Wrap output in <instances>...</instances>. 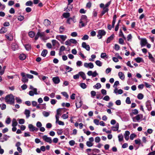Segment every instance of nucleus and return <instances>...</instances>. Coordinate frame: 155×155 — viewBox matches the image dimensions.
<instances>
[{
  "label": "nucleus",
  "mask_w": 155,
  "mask_h": 155,
  "mask_svg": "<svg viewBox=\"0 0 155 155\" xmlns=\"http://www.w3.org/2000/svg\"><path fill=\"white\" fill-rule=\"evenodd\" d=\"M88 20L87 19V16L85 15H82L81 16L79 21V24H81L80 25H79L80 28L84 27L87 25V22Z\"/></svg>",
  "instance_id": "f257e3e1"
},
{
  "label": "nucleus",
  "mask_w": 155,
  "mask_h": 155,
  "mask_svg": "<svg viewBox=\"0 0 155 155\" xmlns=\"http://www.w3.org/2000/svg\"><path fill=\"white\" fill-rule=\"evenodd\" d=\"M5 102L11 104H13L15 102L14 97L12 94H8L5 98Z\"/></svg>",
  "instance_id": "f03ea898"
},
{
  "label": "nucleus",
  "mask_w": 155,
  "mask_h": 155,
  "mask_svg": "<svg viewBox=\"0 0 155 155\" xmlns=\"http://www.w3.org/2000/svg\"><path fill=\"white\" fill-rule=\"evenodd\" d=\"M45 32L41 31L39 29L38 30V31L35 36V40H37L39 37H40L43 39L47 40L48 38H45Z\"/></svg>",
  "instance_id": "7ed1b4c3"
},
{
  "label": "nucleus",
  "mask_w": 155,
  "mask_h": 155,
  "mask_svg": "<svg viewBox=\"0 0 155 155\" xmlns=\"http://www.w3.org/2000/svg\"><path fill=\"white\" fill-rule=\"evenodd\" d=\"M97 37L98 39H101L106 34V31L104 29L99 30L97 31Z\"/></svg>",
  "instance_id": "20e7f679"
},
{
  "label": "nucleus",
  "mask_w": 155,
  "mask_h": 155,
  "mask_svg": "<svg viewBox=\"0 0 155 155\" xmlns=\"http://www.w3.org/2000/svg\"><path fill=\"white\" fill-rule=\"evenodd\" d=\"M143 118V115L142 114H138L135 117L133 118V121L134 122H136L137 120L138 122H139V120L142 119Z\"/></svg>",
  "instance_id": "39448f33"
},
{
  "label": "nucleus",
  "mask_w": 155,
  "mask_h": 155,
  "mask_svg": "<svg viewBox=\"0 0 155 155\" xmlns=\"http://www.w3.org/2000/svg\"><path fill=\"white\" fill-rule=\"evenodd\" d=\"M87 74L89 76H92L93 77H95L98 75L96 71H94V72L91 71H89Z\"/></svg>",
  "instance_id": "423d86ee"
},
{
  "label": "nucleus",
  "mask_w": 155,
  "mask_h": 155,
  "mask_svg": "<svg viewBox=\"0 0 155 155\" xmlns=\"http://www.w3.org/2000/svg\"><path fill=\"white\" fill-rule=\"evenodd\" d=\"M84 66L86 68H92L94 67V65L93 63L90 62L88 63H85L84 64Z\"/></svg>",
  "instance_id": "0eeeda50"
},
{
  "label": "nucleus",
  "mask_w": 155,
  "mask_h": 155,
  "mask_svg": "<svg viewBox=\"0 0 155 155\" xmlns=\"http://www.w3.org/2000/svg\"><path fill=\"white\" fill-rule=\"evenodd\" d=\"M21 74L22 77L21 79L22 81L24 83L27 82L28 81V79L27 78L26 75H25V73L23 72L21 73Z\"/></svg>",
  "instance_id": "6e6552de"
},
{
  "label": "nucleus",
  "mask_w": 155,
  "mask_h": 155,
  "mask_svg": "<svg viewBox=\"0 0 155 155\" xmlns=\"http://www.w3.org/2000/svg\"><path fill=\"white\" fill-rule=\"evenodd\" d=\"M82 46L87 51H89L90 50V47L89 45H87L85 42H83L82 44Z\"/></svg>",
  "instance_id": "1a4fd4ad"
},
{
  "label": "nucleus",
  "mask_w": 155,
  "mask_h": 155,
  "mask_svg": "<svg viewBox=\"0 0 155 155\" xmlns=\"http://www.w3.org/2000/svg\"><path fill=\"white\" fill-rule=\"evenodd\" d=\"M67 37L66 35H57L56 37V38L59 40V38L61 39L63 41H64L67 38Z\"/></svg>",
  "instance_id": "9d476101"
},
{
  "label": "nucleus",
  "mask_w": 155,
  "mask_h": 155,
  "mask_svg": "<svg viewBox=\"0 0 155 155\" xmlns=\"http://www.w3.org/2000/svg\"><path fill=\"white\" fill-rule=\"evenodd\" d=\"M140 45L141 47H143L147 44V40L146 38H141L140 41Z\"/></svg>",
  "instance_id": "9b49d317"
},
{
  "label": "nucleus",
  "mask_w": 155,
  "mask_h": 155,
  "mask_svg": "<svg viewBox=\"0 0 155 155\" xmlns=\"http://www.w3.org/2000/svg\"><path fill=\"white\" fill-rule=\"evenodd\" d=\"M52 81L55 84H58L60 82V79L59 77H56L52 78Z\"/></svg>",
  "instance_id": "f8f14e48"
},
{
  "label": "nucleus",
  "mask_w": 155,
  "mask_h": 155,
  "mask_svg": "<svg viewBox=\"0 0 155 155\" xmlns=\"http://www.w3.org/2000/svg\"><path fill=\"white\" fill-rule=\"evenodd\" d=\"M114 37V34H112L111 36L108 37L106 41L107 43L108 44L110 42V41L113 40Z\"/></svg>",
  "instance_id": "ddd939ff"
},
{
  "label": "nucleus",
  "mask_w": 155,
  "mask_h": 155,
  "mask_svg": "<svg viewBox=\"0 0 155 155\" xmlns=\"http://www.w3.org/2000/svg\"><path fill=\"white\" fill-rule=\"evenodd\" d=\"M28 127L29 129V130L31 131H34V130L37 131L38 130V129L36 127H35L32 124H29Z\"/></svg>",
  "instance_id": "4468645a"
},
{
  "label": "nucleus",
  "mask_w": 155,
  "mask_h": 155,
  "mask_svg": "<svg viewBox=\"0 0 155 155\" xmlns=\"http://www.w3.org/2000/svg\"><path fill=\"white\" fill-rule=\"evenodd\" d=\"M146 106L147 110L150 111L151 110V107L150 105V101L148 100L146 103Z\"/></svg>",
  "instance_id": "2eb2a0df"
},
{
  "label": "nucleus",
  "mask_w": 155,
  "mask_h": 155,
  "mask_svg": "<svg viewBox=\"0 0 155 155\" xmlns=\"http://www.w3.org/2000/svg\"><path fill=\"white\" fill-rule=\"evenodd\" d=\"M82 101L80 100L79 102L76 101L75 103L77 109L80 108L82 105Z\"/></svg>",
  "instance_id": "dca6fc26"
},
{
  "label": "nucleus",
  "mask_w": 155,
  "mask_h": 155,
  "mask_svg": "<svg viewBox=\"0 0 155 155\" xmlns=\"http://www.w3.org/2000/svg\"><path fill=\"white\" fill-rule=\"evenodd\" d=\"M130 134V132L128 131H126L125 132V133L124 134L125 139L127 140L129 139V135Z\"/></svg>",
  "instance_id": "f3484780"
},
{
  "label": "nucleus",
  "mask_w": 155,
  "mask_h": 155,
  "mask_svg": "<svg viewBox=\"0 0 155 155\" xmlns=\"http://www.w3.org/2000/svg\"><path fill=\"white\" fill-rule=\"evenodd\" d=\"M30 111L26 109L24 112V114L26 115V118H28L30 116Z\"/></svg>",
  "instance_id": "a211bd4d"
},
{
  "label": "nucleus",
  "mask_w": 155,
  "mask_h": 155,
  "mask_svg": "<svg viewBox=\"0 0 155 155\" xmlns=\"http://www.w3.org/2000/svg\"><path fill=\"white\" fill-rule=\"evenodd\" d=\"M118 75L119 78L122 80H123L124 79V75L122 72H119L118 73Z\"/></svg>",
  "instance_id": "6ab92c4d"
},
{
  "label": "nucleus",
  "mask_w": 155,
  "mask_h": 155,
  "mask_svg": "<svg viewBox=\"0 0 155 155\" xmlns=\"http://www.w3.org/2000/svg\"><path fill=\"white\" fill-rule=\"evenodd\" d=\"M65 29V27L63 26H61L59 28V33L63 34Z\"/></svg>",
  "instance_id": "aec40b11"
},
{
  "label": "nucleus",
  "mask_w": 155,
  "mask_h": 155,
  "mask_svg": "<svg viewBox=\"0 0 155 155\" xmlns=\"http://www.w3.org/2000/svg\"><path fill=\"white\" fill-rule=\"evenodd\" d=\"M80 76H81L83 80L86 79V75L85 73L82 71H80L79 72Z\"/></svg>",
  "instance_id": "412c9836"
},
{
  "label": "nucleus",
  "mask_w": 155,
  "mask_h": 155,
  "mask_svg": "<svg viewBox=\"0 0 155 155\" xmlns=\"http://www.w3.org/2000/svg\"><path fill=\"white\" fill-rule=\"evenodd\" d=\"M119 127V125L118 123H117L115 127H111L112 129L114 131H116L118 130Z\"/></svg>",
  "instance_id": "4be33fe9"
},
{
  "label": "nucleus",
  "mask_w": 155,
  "mask_h": 155,
  "mask_svg": "<svg viewBox=\"0 0 155 155\" xmlns=\"http://www.w3.org/2000/svg\"><path fill=\"white\" fill-rule=\"evenodd\" d=\"M26 58V56L24 54H20L19 56V58L20 60H23Z\"/></svg>",
  "instance_id": "5701e85b"
},
{
  "label": "nucleus",
  "mask_w": 155,
  "mask_h": 155,
  "mask_svg": "<svg viewBox=\"0 0 155 155\" xmlns=\"http://www.w3.org/2000/svg\"><path fill=\"white\" fill-rule=\"evenodd\" d=\"M108 10H109V9L107 8L104 7L103 8V10L102 11V12H101V15H103L106 12H108Z\"/></svg>",
  "instance_id": "b1692460"
},
{
  "label": "nucleus",
  "mask_w": 155,
  "mask_h": 155,
  "mask_svg": "<svg viewBox=\"0 0 155 155\" xmlns=\"http://www.w3.org/2000/svg\"><path fill=\"white\" fill-rule=\"evenodd\" d=\"M65 18H68L70 16V14L69 12H64L62 15Z\"/></svg>",
  "instance_id": "393cba45"
},
{
  "label": "nucleus",
  "mask_w": 155,
  "mask_h": 155,
  "mask_svg": "<svg viewBox=\"0 0 155 155\" xmlns=\"http://www.w3.org/2000/svg\"><path fill=\"white\" fill-rule=\"evenodd\" d=\"M18 123L15 119H13L12 121V126L13 127H15L17 126Z\"/></svg>",
  "instance_id": "a878e982"
},
{
  "label": "nucleus",
  "mask_w": 155,
  "mask_h": 155,
  "mask_svg": "<svg viewBox=\"0 0 155 155\" xmlns=\"http://www.w3.org/2000/svg\"><path fill=\"white\" fill-rule=\"evenodd\" d=\"M48 52V51L47 50L44 49L43 50L41 53V55L42 56L45 57L46 56V54H47Z\"/></svg>",
  "instance_id": "bb28decb"
},
{
  "label": "nucleus",
  "mask_w": 155,
  "mask_h": 155,
  "mask_svg": "<svg viewBox=\"0 0 155 155\" xmlns=\"http://www.w3.org/2000/svg\"><path fill=\"white\" fill-rule=\"evenodd\" d=\"M134 60L137 62V63H140L141 62H142L143 61V58H140V57H137L136 58H135L134 59Z\"/></svg>",
  "instance_id": "cd10ccee"
},
{
  "label": "nucleus",
  "mask_w": 155,
  "mask_h": 155,
  "mask_svg": "<svg viewBox=\"0 0 155 155\" xmlns=\"http://www.w3.org/2000/svg\"><path fill=\"white\" fill-rule=\"evenodd\" d=\"M25 47L27 51H29L31 48V45L29 44L25 45Z\"/></svg>",
  "instance_id": "c85d7f7f"
},
{
  "label": "nucleus",
  "mask_w": 155,
  "mask_h": 155,
  "mask_svg": "<svg viewBox=\"0 0 155 155\" xmlns=\"http://www.w3.org/2000/svg\"><path fill=\"white\" fill-rule=\"evenodd\" d=\"M119 142H121L123 140V136L122 134H119L118 136Z\"/></svg>",
  "instance_id": "c756f323"
},
{
  "label": "nucleus",
  "mask_w": 155,
  "mask_h": 155,
  "mask_svg": "<svg viewBox=\"0 0 155 155\" xmlns=\"http://www.w3.org/2000/svg\"><path fill=\"white\" fill-rule=\"evenodd\" d=\"M30 89L33 90L34 92V93L35 94H38L37 92V89L35 88H34L32 86H30Z\"/></svg>",
  "instance_id": "7c9ffc66"
},
{
  "label": "nucleus",
  "mask_w": 155,
  "mask_h": 155,
  "mask_svg": "<svg viewBox=\"0 0 155 155\" xmlns=\"http://www.w3.org/2000/svg\"><path fill=\"white\" fill-rule=\"evenodd\" d=\"M143 94L141 93L139 94L137 96V98L139 100H142L143 99Z\"/></svg>",
  "instance_id": "2f4dec72"
},
{
  "label": "nucleus",
  "mask_w": 155,
  "mask_h": 155,
  "mask_svg": "<svg viewBox=\"0 0 155 155\" xmlns=\"http://www.w3.org/2000/svg\"><path fill=\"white\" fill-rule=\"evenodd\" d=\"M35 33L32 31H30L28 33L29 36L31 38H33L35 35Z\"/></svg>",
  "instance_id": "473e14b6"
},
{
  "label": "nucleus",
  "mask_w": 155,
  "mask_h": 155,
  "mask_svg": "<svg viewBox=\"0 0 155 155\" xmlns=\"http://www.w3.org/2000/svg\"><path fill=\"white\" fill-rule=\"evenodd\" d=\"M101 57L102 58H108V56L106 55V53H102L101 54Z\"/></svg>",
  "instance_id": "72a5a7b5"
},
{
  "label": "nucleus",
  "mask_w": 155,
  "mask_h": 155,
  "mask_svg": "<svg viewBox=\"0 0 155 155\" xmlns=\"http://www.w3.org/2000/svg\"><path fill=\"white\" fill-rule=\"evenodd\" d=\"M96 64L98 66H101L102 64V63L99 60H97L95 61Z\"/></svg>",
  "instance_id": "f704fd0d"
},
{
  "label": "nucleus",
  "mask_w": 155,
  "mask_h": 155,
  "mask_svg": "<svg viewBox=\"0 0 155 155\" xmlns=\"http://www.w3.org/2000/svg\"><path fill=\"white\" fill-rule=\"evenodd\" d=\"M6 32V29L4 27H2L0 30V33L2 34Z\"/></svg>",
  "instance_id": "c9c22d12"
},
{
  "label": "nucleus",
  "mask_w": 155,
  "mask_h": 155,
  "mask_svg": "<svg viewBox=\"0 0 155 155\" xmlns=\"http://www.w3.org/2000/svg\"><path fill=\"white\" fill-rule=\"evenodd\" d=\"M15 100L19 104H21L22 103V100L20 97H16L15 98Z\"/></svg>",
  "instance_id": "e433bc0d"
},
{
  "label": "nucleus",
  "mask_w": 155,
  "mask_h": 155,
  "mask_svg": "<svg viewBox=\"0 0 155 155\" xmlns=\"http://www.w3.org/2000/svg\"><path fill=\"white\" fill-rule=\"evenodd\" d=\"M91 58H90L89 59V60L90 61H94V60L93 59L95 58L96 57V56L95 54H92L91 56Z\"/></svg>",
  "instance_id": "4c0bfd02"
},
{
  "label": "nucleus",
  "mask_w": 155,
  "mask_h": 155,
  "mask_svg": "<svg viewBox=\"0 0 155 155\" xmlns=\"http://www.w3.org/2000/svg\"><path fill=\"white\" fill-rule=\"evenodd\" d=\"M80 86L83 89H85L87 87L86 85L84 83H81L80 84Z\"/></svg>",
  "instance_id": "58836bf2"
},
{
  "label": "nucleus",
  "mask_w": 155,
  "mask_h": 155,
  "mask_svg": "<svg viewBox=\"0 0 155 155\" xmlns=\"http://www.w3.org/2000/svg\"><path fill=\"white\" fill-rule=\"evenodd\" d=\"M42 138L45 141L48 142V137L46 135H44L43 136Z\"/></svg>",
  "instance_id": "ea45409f"
},
{
  "label": "nucleus",
  "mask_w": 155,
  "mask_h": 155,
  "mask_svg": "<svg viewBox=\"0 0 155 155\" xmlns=\"http://www.w3.org/2000/svg\"><path fill=\"white\" fill-rule=\"evenodd\" d=\"M101 84L99 83H97L96 84L94 85V87L97 89L100 88L101 87Z\"/></svg>",
  "instance_id": "a19ab883"
},
{
  "label": "nucleus",
  "mask_w": 155,
  "mask_h": 155,
  "mask_svg": "<svg viewBox=\"0 0 155 155\" xmlns=\"http://www.w3.org/2000/svg\"><path fill=\"white\" fill-rule=\"evenodd\" d=\"M32 4H33L32 2L30 1H29L27 2L26 3L25 5L26 6H31L32 5Z\"/></svg>",
  "instance_id": "79ce46f5"
},
{
  "label": "nucleus",
  "mask_w": 155,
  "mask_h": 155,
  "mask_svg": "<svg viewBox=\"0 0 155 155\" xmlns=\"http://www.w3.org/2000/svg\"><path fill=\"white\" fill-rule=\"evenodd\" d=\"M0 9L2 10H3L5 9V6L4 4L3 5L0 2Z\"/></svg>",
  "instance_id": "37998d69"
},
{
  "label": "nucleus",
  "mask_w": 155,
  "mask_h": 155,
  "mask_svg": "<svg viewBox=\"0 0 155 155\" xmlns=\"http://www.w3.org/2000/svg\"><path fill=\"white\" fill-rule=\"evenodd\" d=\"M56 123H58L59 125L63 126L64 125V123L63 122L58 120V121H56Z\"/></svg>",
  "instance_id": "c03bdc74"
},
{
  "label": "nucleus",
  "mask_w": 155,
  "mask_h": 155,
  "mask_svg": "<svg viewBox=\"0 0 155 155\" xmlns=\"http://www.w3.org/2000/svg\"><path fill=\"white\" fill-rule=\"evenodd\" d=\"M89 38V36H88L87 35H84L83 37L81 39L82 40H87Z\"/></svg>",
  "instance_id": "a18cd8bd"
},
{
  "label": "nucleus",
  "mask_w": 155,
  "mask_h": 155,
  "mask_svg": "<svg viewBox=\"0 0 155 155\" xmlns=\"http://www.w3.org/2000/svg\"><path fill=\"white\" fill-rule=\"evenodd\" d=\"M119 84V82L118 81H116L114 82L113 87L114 88H117V86Z\"/></svg>",
  "instance_id": "49530a36"
},
{
  "label": "nucleus",
  "mask_w": 155,
  "mask_h": 155,
  "mask_svg": "<svg viewBox=\"0 0 155 155\" xmlns=\"http://www.w3.org/2000/svg\"><path fill=\"white\" fill-rule=\"evenodd\" d=\"M43 23L45 26H48V19H45Z\"/></svg>",
  "instance_id": "de8ad7c7"
},
{
  "label": "nucleus",
  "mask_w": 155,
  "mask_h": 155,
  "mask_svg": "<svg viewBox=\"0 0 155 155\" xmlns=\"http://www.w3.org/2000/svg\"><path fill=\"white\" fill-rule=\"evenodd\" d=\"M69 143L70 146H72L75 144V142L74 140H71L69 141Z\"/></svg>",
  "instance_id": "09e8293b"
},
{
  "label": "nucleus",
  "mask_w": 155,
  "mask_h": 155,
  "mask_svg": "<svg viewBox=\"0 0 155 155\" xmlns=\"http://www.w3.org/2000/svg\"><path fill=\"white\" fill-rule=\"evenodd\" d=\"M120 47L117 44H115L114 48L116 51L119 50L120 49Z\"/></svg>",
  "instance_id": "8fccbe9b"
},
{
  "label": "nucleus",
  "mask_w": 155,
  "mask_h": 155,
  "mask_svg": "<svg viewBox=\"0 0 155 155\" xmlns=\"http://www.w3.org/2000/svg\"><path fill=\"white\" fill-rule=\"evenodd\" d=\"M101 140L100 137H96L95 139V142L98 143L100 142Z\"/></svg>",
  "instance_id": "3c124183"
},
{
  "label": "nucleus",
  "mask_w": 155,
  "mask_h": 155,
  "mask_svg": "<svg viewBox=\"0 0 155 155\" xmlns=\"http://www.w3.org/2000/svg\"><path fill=\"white\" fill-rule=\"evenodd\" d=\"M130 98L129 97H127L126 100V103L128 104H131V101L130 100Z\"/></svg>",
  "instance_id": "603ef678"
},
{
  "label": "nucleus",
  "mask_w": 155,
  "mask_h": 155,
  "mask_svg": "<svg viewBox=\"0 0 155 155\" xmlns=\"http://www.w3.org/2000/svg\"><path fill=\"white\" fill-rule=\"evenodd\" d=\"M86 145L88 147H91L93 145L92 143L89 141H87L86 142Z\"/></svg>",
  "instance_id": "864d4df0"
},
{
  "label": "nucleus",
  "mask_w": 155,
  "mask_h": 155,
  "mask_svg": "<svg viewBox=\"0 0 155 155\" xmlns=\"http://www.w3.org/2000/svg\"><path fill=\"white\" fill-rule=\"evenodd\" d=\"M57 102V101L56 100L54 99H51L50 101L51 104L52 105H54Z\"/></svg>",
  "instance_id": "5fc2aeb1"
},
{
  "label": "nucleus",
  "mask_w": 155,
  "mask_h": 155,
  "mask_svg": "<svg viewBox=\"0 0 155 155\" xmlns=\"http://www.w3.org/2000/svg\"><path fill=\"white\" fill-rule=\"evenodd\" d=\"M18 121L20 124H23L24 123L25 121L23 119H19Z\"/></svg>",
  "instance_id": "6e6d98bb"
},
{
  "label": "nucleus",
  "mask_w": 155,
  "mask_h": 155,
  "mask_svg": "<svg viewBox=\"0 0 155 155\" xmlns=\"http://www.w3.org/2000/svg\"><path fill=\"white\" fill-rule=\"evenodd\" d=\"M61 94L64 97H65L67 98H68L69 96L68 94L65 92H62Z\"/></svg>",
  "instance_id": "4d7b16f0"
},
{
  "label": "nucleus",
  "mask_w": 155,
  "mask_h": 155,
  "mask_svg": "<svg viewBox=\"0 0 155 155\" xmlns=\"http://www.w3.org/2000/svg\"><path fill=\"white\" fill-rule=\"evenodd\" d=\"M135 142L136 144L140 145L141 144L140 140L139 139L135 140Z\"/></svg>",
  "instance_id": "13d9d810"
},
{
  "label": "nucleus",
  "mask_w": 155,
  "mask_h": 155,
  "mask_svg": "<svg viewBox=\"0 0 155 155\" xmlns=\"http://www.w3.org/2000/svg\"><path fill=\"white\" fill-rule=\"evenodd\" d=\"M70 42H71V43H72L73 44H76L77 42V41L74 39H70Z\"/></svg>",
  "instance_id": "bf43d9fd"
},
{
  "label": "nucleus",
  "mask_w": 155,
  "mask_h": 155,
  "mask_svg": "<svg viewBox=\"0 0 155 155\" xmlns=\"http://www.w3.org/2000/svg\"><path fill=\"white\" fill-rule=\"evenodd\" d=\"M110 98L108 96L106 95L104 97L103 99L105 101H108L110 100Z\"/></svg>",
  "instance_id": "052dcab7"
},
{
  "label": "nucleus",
  "mask_w": 155,
  "mask_h": 155,
  "mask_svg": "<svg viewBox=\"0 0 155 155\" xmlns=\"http://www.w3.org/2000/svg\"><path fill=\"white\" fill-rule=\"evenodd\" d=\"M66 69L68 72H70L72 71V68L67 66H66Z\"/></svg>",
  "instance_id": "680f3d73"
},
{
  "label": "nucleus",
  "mask_w": 155,
  "mask_h": 155,
  "mask_svg": "<svg viewBox=\"0 0 155 155\" xmlns=\"http://www.w3.org/2000/svg\"><path fill=\"white\" fill-rule=\"evenodd\" d=\"M24 19V17L23 16L20 15L18 17V20L20 21H22Z\"/></svg>",
  "instance_id": "e2e57ef3"
},
{
  "label": "nucleus",
  "mask_w": 155,
  "mask_h": 155,
  "mask_svg": "<svg viewBox=\"0 0 155 155\" xmlns=\"http://www.w3.org/2000/svg\"><path fill=\"white\" fill-rule=\"evenodd\" d=\"M65 48L64 46H62L59 49V52H61L62 51H64L65 50Z\"/></svg>",
  "instance_id": "0e129e2a"
},
{
  "label": "nucleus",
  "mask_w": 155,
  "mask_h": 155,
  "mask_svg": "<svg viewBox=\"0 0 155 155\" xmlns=\"http://www.w3.org/2000/svg\"><path fill=\"white\" fill-rule=\"evenodd\" d=\"M136 135L134 134H131L130 136V139L131 140H133L134 138L136 137Z\"/></svg>",
  "instance_id": "69168bd1"
},
{
  "label": "nucleus",
  "mask_w": 155,
  "mask_h": 155,
  "mask_svg": "<svg viewBox=\"0 0 155 155\" xmlns=\"http://www.w3.org/2000/svg\"><path fill=\"white\" fill-rule=\"evenodd\" d=\"M91 96L92 97H94L95 95H96V93L94 91H91Z\"/></svg>",
  "instance_id": "338daca9"
},
{
  "label": "nucleus",
  "mask_w": 155,
  "mask_h": 155,
  "mask_svg": "<svg viewBox=\"0 0 155 155\" xmlns=\"http://www.w3.org/2000/svg\"><path fill=\"white\" fill-rule=\"evenodd\" d=\"M132 113L136 115L138 114V111L137 110V109H135L133 110Z\"/></svg>",
  "instance_id": "774afa93"
}]
</instances>
